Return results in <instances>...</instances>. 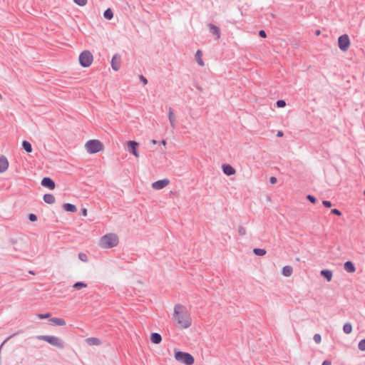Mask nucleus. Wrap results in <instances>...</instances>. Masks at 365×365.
<instances>
[{
	"instance_id": "6ab92c4d",
	"label": "nucleus",
	"mask_w": 365,
	"mask_h": 365,
	"mask_svg": "<svg viewBox=\"0 0 365 365\" xmlns=\"http://www.w3.org/2000/svg\"><path fill=\"white\" fill-rule=\"evenodd\" d=\"M321 275L324 277L328 282L332 279V272L329 269H322L320 272Z\"/></svg>"
},
{
	"instance_id": "a878e982",
	"label": "nucleus",
	"mask_w": 365,
	"mask_h": 365,
	"mask_svg": "<svg viewBox=\"0 0 365 365\" xmlns=\"http://www.w3.org/2000/svg\"><path fill=\"white\" fill-rule=\"evenodd\" d=\"M88 284L83 282H77L73 284V288L76 290H79L82 288L87 287Z\"/></svg>"
},
{
	"instance_id": "8fccbe9b",
	"label": "nucleus",
	"mask_w": 365,
	"mask_h": 365,
	"mask_svg": "<svg viewBox=\"0 0 365 365\" xmlns=\"http://www.w3.org/2000/svg\"><path fill=\"white\" fill-rule=\"evenodd\" d=\"M162 144L165 145L166 144V141H165V140H162Z\"/></svg>"
},
{
	"instance_id": "f8f14e48",
	"label": "nucleus",
	"mask_w": 365,
	"mask_h": 365,
	"mask_svg": "<svg viewBox=\"0 0 365 365\" xmlns=\"http://www.w3.org/2000/svg\"><path fill=\"white\" fill-rule=\"evenodd\" d=\"M9 168V161L7 158L4 156H0V173L5 172Z\"/></svg>"
},
{
	"instance_id": "603ef678",
	"label": "nucleus",
	"mask_w": 365,
	"mask_h": 365,
	"mask_svg": "<svg viewBox=\"0 0 365 365\" xmlns=\"http://www.w3.org/2000/svg\"><path fill=\"white\" fill-rule=\"evenodd\" d=\"M1 99H2V96H1V94L0 93V100H1Z\"/></svg>"
},
{
	"instance_id": "f257e3e1",
	"label": "nucleus",
	"mask_w": 365,
	"mask_h": 365,
	"mask_svg": "<svg viewBox=\"0 0 365 365\" xmlns=\"http://www.w3.org/2000/svg\"><path fill=\"white\" fill-rule=\"evenodd\" d=\"M173 318L176 322L177 326L182 329H187L191 326L192 319L186 308L180 304H177L174 307Z\"/></svg>"
},
{
	"instance_id": "e433bc0d",
	"label": "nucleus",
	"mask_w": 365,
	"mask_h": 365,
	"mask_svg": "<svg viewBox=\"0 0 365 365\" xmlns=\"http://www.w3.org/2000/svg\"><path fill=\"white\" fill-rule=\"evenodd\" d=\"M51 314L50 313H46V314H38L37 315L38 319H47L50 317Z\"/></svg>"
},
{
	"instance_id": "393cba45",
	"label": "nucleus",
	"mask_w": 365,
	"mask_h": 365,
	"mask_svg": "<svg viewBox=\"0 0 365 365\" xmlns=\"http://www.w3.org/2000/svg\"><path fill=\"white\" fill-rule=\"evenodd\" d=\"M202 51L200 50H197L195 53V60L197 61L200 66H204V62L202 59Z\"/></svg>"
},
{
	"instance_id": "6e6552de",
	"label": "nucleus",
	"mask_w": 365,
	"mask_h": 365,
	"mask_svg": "<svg viewBox=\"0 0 365 365\" xmlns=\"http://www.w3.org/2000/svg\"><path fill=\"white\" fill-rule=\"evenodd\" d=\"M170 183V180L167 178L159 180L152 184V187L155 190H161Z\"/></svg>"
},
{
	"instance_id": "a211bd4d",
	"label": "nucleus",
	"mask_w": 365,
	"mask_h": 365,
	"mask_svg": "<svg viewBox=\"0 0 365 365\" xmlns=\"http://www.w3.org/2000/svg\"><path fill=\"white\" fill-rule=\"evenodd\" d=\"M88 344L91 346H98L101 344V341L96 337H89L86 339Z\"/></svg>"
},
{
	"instance_id": "39448f33",
	"label": "nucleus",
	"mask_w": 365,
	"mask_h": 365,
	"mask_svg": "<svg viewBox=\"0 0 365 365\" xmlns=\"http://www.w3.org/2000/svg\"><path fill=\"white\" fill-rule=\"evenodd\" d=\"M86 150L88 153L94 154L103 150V145L98 140H90L86 145Z\"/></svg>"
},
{
	"instance_id": "37998d69",
	"label": "nucleus",
	"mask_w": 365,
	"mask_h": 365,
	"mask_svg": "<svg viewBox=\"0 0 365 365\" xmlns=\"http://www.w3.org/2000/svg\"><path fill=\"white\" fill-rule=\"evenodd\" d=\"M277 178H275V177H271V178H269V182H270L271 184H275V183L277 182Z\"/></svg>"
},
{
	"instance_id": "a18cd8bd",
	"label": "nucleus",
	"mask_w": 365,
	"mask_h": 365,
	"mask_svg": "<svg viewBox=\"0 0 365 365\" xmlns=\"http://www.w3.org/2000/svg\"><path fill=\"white\" fill-rule=\"evenodd\" d=\"M284 135V133L281 130L277 131V137H282Z\"/></svg>"
},
{
	"instance_id": "49530a36",
	"label": "nucleus",
	"mask_w": 365,
	"mask_h": 365,
	"mask_svg": "<svg viewBox=\"0 0 365 365\" xmlns=\"http://www.w3.org/2000/svg\"><path fill=\"white\" fill-rule=\"evenodd\" d=\"M81 214L83 215V216H86L87 215V210L83 208L81 210Z\"/></svg>"
},
{
	"instance_id": "f03ea898",
	"label": "nucleus",
	"mask_w": 365,
	"mask_h": 365,
	"mask_svg": "<svg viewBox=\"0 0 365 365\" xmlns=\"http://www.w3.org/2000/svg\"><path fill=\"white\" fill-rule=\"evenodd\" d=\"M119 242L118 237L115 233H108L101 238L100 246L102 248L109 249L118 245Z\"/></svg>"
},
{
	"instance_id": "2f4dec72",
	"label": "nucleus",
	"mask_w": 365,
	"mask_h": 365,
	"mask_svg": "<svg viewBox=\"0 0 365 365\" xmlns=\"http://www.w3.org/2000/svg\"><path fill=\"white\" fill-rule=\"evenodd\" d=\"M78 258L83 261V262H87L88 261V257H87V255L85 254V253H83V252H80L78 254Z\"/></svg>"
},
{
	"instance_id": "ea45409f",
	"label": "nucleus",
	"mask_w": 365,
	"mask_h": 365,
	"mask_svg": "<svg viewBox=\"0 0 365 365\" xmlns=\"http://www.w3.org/2000/svg\"><path fill=\"white\" fill-rule=\"evenodd\" d=\"M322 204L326 207H331V202L329 200H323Z\"/></svg>"
},
{
	"instance_id": "7c9ffc66",
	"label": "nucleus",
	"mask_w": 365,
	"mask_h": 365,
	"mask_svg": "<svg viewBox=\"0 0 365 365\" xmlns=\"http://www.w3.org/2000/svg\"><path fill=\"white\" fill-rule=\"evenodd\" d=\"M306 198L312 203L315 204L317 202V198L312 195H307Z\"/></svg>"
},
{
	"instance_id": "ddd939ff",
	"label": "nucleus",
	"mask_w": 365,
	"mask_h": 365,
	"mask_svg": "<svg viewBox=\"0 0 365 365\" xmlns=\"http://www.w3.org/2000/svg\"><path fill=\"white\" fill-rule=\"evenodd\" d=\"M223 173L227 176L232 175L235 173V169L230 165L225 164L222 165Z\"/></svg>"
},
{
	"instance_id": "0eeeda50",
	"label": "nucleus",
	"mask_w": 365,
	"mask_h": 365,
	"mask_svg": "<svg viewBox=\"0 0 365 365\" xmlns=\"http://www.w3.org/2000/svg\"><path fill=\"white\" fill-rule=\"evenodd\" d=\"M350 46V39L347 34H343L338 38V46L342 51H346Z\"/></svg>"
},
{
	"instance_id": "473e14b6",
	"label": "nucleus",
	"mask_w": 365,
	"mask_h": 365,
	"mask_svg": "<svg viewBox=\"0 0 365 365\" xmlns=\"http://www.w3.org/2000/svg\"><path fill=\"white\" fill-rule=\"evenodd\" d=\"M313 339L315 341V343L319 344L322 341L321 335L319 334H315L314 335Z\"/></svg>"
},
{
	"instance_id": "b1692460",
	"label": "nucleus",
	"mask_w": 365,
	"mask_h": 365,
	"mask_svg": "<svg viewBox=\"0 0 365 365\" xmlns=\"http://www.w3.org/2000/svg\"><path fill=\"white\" fill-rule=\"evenodd\" d=\"M22 148L27 153H31L32 152V146L31 144L27 141L24 140L22 142Z\"/></svg>"
},
{
	"instance_id": "72a5a7b5",
	"label": "nucleus",
	"mask_w": 365,
	"mask_h": 365,
	"mask_svg": "<svg viewBox=\"0 0 365 365\" xmlns=\"http://www.w3.org/2000/svg\"><path fill=\"white\" fill-rule=\"evenodd\" d=\"M78 6H83L87 4V0H73Z\"/></svg>"
},
{
	"instance_id": "9b49d317",
	"label": "nucleus",
	"mask_w": 365,
	"mask_h": 365,
	"mask_svg": "<svg viewBox=\"0 0 365 365\" xmlns=\"http://www.w3.org/2000/svg\"><path fill=\"white\" fill-rule=\"evenodd\" d=\"M139 144L134 140H129L128 142V151L134 155L135 157H138L139 154L137 151V148Z\"/></svg>"
},
{
	"instance_id": "423d86ee",
	"label": "nucleus",
	"mask_w": 365,
	"mask_h": 365,
	"mask_svg": "<svg viewBox=\"0 0 365 365\" xmlns=\"http://www.w3.org/2000/svg\"><path fill=\"white\" fill-rule=\"evenodd\" d=\"M93 57L91 51H83L79 56V63L81 66L86 68L91 65Z\"/></svg>"
},
{
	"instance_id": "cd10ccee",
	"label": "nucleus",
	"mask_w": 365,
	"mask_h": 365,
	"mask_svg": "<svg viewBox=\"0 0 365 365\" xmlns=\"http://www.w3.org/2000/svg\"><path fill=\"white\" fill-rule=\"evenodd\" d=\"M343 331L345 334H350L352 331V325L351 323H345L343 327Z\"/></svg>"
},
{
	"instance_id": "9d476101",
	"label": "nucleus",
	"mask_w": 365,
	"mask_h": 365,
	"mask_svg": "<svg viewBox=\"0 0 365 365\" xmlns=\"http://www.w3.org/2000/svg\"><path fill=\"white\" fill-rule=\"evenodd\" d=\"M41 185L50 190H53L56 187L55 182L49 177H45L41 180Z\"/></svg>"
},
{
	"instance_id": "f3484780",
	"label": "nucleus",
	"mask_w": 365,
	"mask_h": 365,
	"mask_svg": "<svg viewBox=\"0 0 365 365\" xmlns=\"http://www.w3.org/2000/svg\"><path fill=\"white\" fill-rule=\"evenodd\" d=\"M150 341L153 344H158L162 341V336L158 333H156V332L152 333L150 335Z\"/></svg>"
},
{
	"instance_id": "a19ab883",
	"label": "nucleus",
	"mask_w": 365,
	"mask_h": 365,
	"mask_svg": "<svg viewBox=\"0 0 365 365\" xmlns=\"http://www.w3.org/2000/svg\"><path fill=\"white\" fill-rule=\"evenodd\" d=\"M139 78H140V81L144 84V85H146L148 83V80L147 78L143 76V75H140L139 76Z\"/></svg>"
},
{
	"instance_id": "4c0bfd02",
	"label": "nucleus",
	"mask_w": 365,
	"mask_h": 365,
	"mask_svg": "<svg viewBox=\"0 0 365 365\" xmlns=\"http://www.w3.org/2000/svg\"><path fill=\"white\" fill-rule=\"evenodd\" d=\"M29 220L31 222H36L37 220V216L35 214L31 213L29 215Z\"/></svg>"
},
{
	"instance_id": "1a4fd4ad",
	"label": "nucleus",
	"mask_w": 365,
	"mask_h": 365,
	"mask_svg": "<svg viewBox=\"0 0 365 365\" xmlns=\"http://www.w3.org/2000/svg\"><path fill=\"white\" fill-rule=\"evenodd\" d=\"M120 59L121 57L118 53L114 54L111 59V67L115 71H118L120 68Z\"/></svg>"
},
{
	"instance_id": "09e8293b",
	"label": "nucleus",
	"mask_w": 365,
	"mask_h": 365,
	"mask_svg": "<svg viewBox=\"0 0 365 365\" xmlns=\"http://www.w3.org/2000/svg\"><path fill=\"white\" fill-rule=\"evenodd\" d=\"M319 34H320V31H319V30H317V31H316V34H317V35H319Z\"/></svg>"
},
{
	"instance_id": "dca6fc26",
	"label": "nucleus",
	"mask_w": 365,
	"mask_h": 365,
	"mask_svg": "<svg viewBox=\"0 0 365 365\" xmlns=\"http://www.w3.org/2000/svg\"><path fill=\"white\" fill-rule=\"evenodd\" d=\"M168 118L170 125L173 128H175L176 117L174 115L173 110L171 107L168 109Z\"/></svg>"
},
{
	"instance_id": "20e7f679",
	"label": "nucleus",
	"mask_w": 365,
	"mask_h": 365,
	"mask_svg": "<svg viewBox=\"0 0 365 365\" xmlns=\"http://www.w3.org/2000/svg\"><path fill=\"white\" fill-rule=\"evenodd\" d=\"M175 359L185 365H192L195 362L194 357L190 354L177 350H175Z\"/></svg>"
},
{
	"instance_id": "3c124183",
	"label": "nucleus",
	"mask_w": 365,
	"mask_h": 365,
	"mask_svg": "<svg viewBox=\"0 0 365 365\" xmlns=\"http://www.w3.org/2000/svg\"><path fill=\"white\" fill-rule=\"evenodd\" d=\"M152 143H153V144H156V143H157V141H156L155 140H152Z\"/></svg>"
},
{
	"instance_id": "2eb2a0df",
	"label": "nucleus",
	"mask_w": 365,
	"mask_h": 365,
	"mask_svg": "<svg viewBox=\"0 0 365 365\" xmlns=\"http://www.w3.org/2000/svg\"><path fill=\"white\" fill-rule=\"evenodd\" d=\"M344 269L348 272V273H354L356 271V267L354 263L351 261H346L344 264Z\"/></svg>"
},
{
	"instance_id": "de8ad7c7",
	"label": "nucleus",
	"mask_w": 365,
	"mask_h": 365,
	"mask_svg": "<svg viewBox=\"0 0 365 365\" xmlns=\"http://www.w3.org/2000/svg\"><path fill=\"white\" fill-rule=\"evenodd\" d=\"M196 88H197V89L199 91H200V92H201V91H202V88H201V86H196Z\"/></svg>"
},
{
	"instance_id": "c9c22d12",
	"label": "nucleus",
	"mask_w": 365,
	"mask_h": 365,
	"mask_svg": "<svg viewBox=\"0 0 365 365\" xmlns=\"http://www.w3.org/2000/svg\"><path fill=\"white\" fill-rule=\"evenodd\" d=\"M238 232L240 235L243 236L246 235V230L242 226H239Z\"/></svg>"
},
{
	"instance_id": "f704fd0d",
	"label": "nucleus",
	"mask_w": 365,
	"mask_h": 365,
	"mask_svg": "<svg viewBox=\"0 0 365 365\" xmlns=\"http://www.w3.org/2000/svg\"><path fill=\"white\" fill-rule=\"evenodd\" d=\"M276 105L278 108H283L286 106V102L284 100H278Z\"/></svg>"
},
{
	"instance_id": "5701e85b",
	"label": "nucleus",
	"mask_w": 365,
	"mask_h": 365,
	"mask_svg": "<svg viewBox=\"0 0 365 365\" xmlns=\"http://www.w3.org/2000/svg\"><path fill=\"white\" fill-rule=\"evenodd\" d=\"M43 200L48 204H53L55 202V197L52 194H45L43 195Z\"/></svg>"
},
{
	"instance_id": "4be33fe9",
	"label": "nucleus",
	"mask_w": 365,
	"mask_h": 365,
	"mask_svg": "<svg viewBox=\"0 0 365 365\" xmlns=\"http://www.w3.org/2000/svg\"><path fill=\"white\" fill-rule=\"evenodd\" d=\"M293 272V268L292 266L286 265L282 269V274L285 277H289Z\"/></svg>"
},
{
	"instance_id": "4468645a",
	"label": "nucleus",
	"mask_w": 365,
	"mask_h": 365,
	"mask_svg": "<svg viewBox=\"0 0 365 365\" xmlns=\"http://www.w3.org/2000/svg\"><path fill=\"white\" fill-rule=\"evenodd\" d=\"M208 26L210 27V31L216 36L217 39H219L221 34L220 28L212 24H209Z\"/></svg>"
},
{
	"instance_id": "c85d7f7f",
	"label": "nucleus",
	"mask_w": 365,
	"mask_h": 365,
	"mask_svg": "<svg viewBox=\"0 0 365 365\" xmlns=\"http://www.w3.org/2000/svg\"><path fill=\"white\" fill-rule=\"evenodd\" d=\"M253 252L255 255H256L257 256H264L267 253V252L264 249H261V248H255L253 250Z\"/></svg>"
},
{
	"instance_id": "c03bdc74",
	"label": "nucleus",
	"mask_w": 365,
	"mask_h": 365,
	"mask_svg": "<svg viewBox=\"0 0 365 365\" xmlns=\"http://www.w3.org/2000/svg\"><path fill=\"white\" fill-rule=\"evenodd\" d=\"M322 365H331V362L329 360H324Z\"/></svg>"
},
{
	"instance_id": "aec40b11",
	"label": "nucleus",
	"mask_w": 365,
	"mask_h": 365,
	"mask_svg": "<svg viewBox=\"0 0 365 365\" xmlns=\"http://www.w3.org/2000/svg\"><path fill=\"white\" fill-rule=\"evenodd\" d=\"M50 322L56 326H64L66 324L63 319L57 317L50 319Z\"/></svg>"
},
{
	"instance_id": "c756f323",
	"label": "nucleus",
	"mask_w": 365,
	"mask_h": 365,
	"mask_svg": "<svg viewBox=\"0 0 365 365\" xmlns=\"http://www.w3.org/2000/svg\"><path fill=\"white\" fill-rule=\"evenodd\" d=\"M359 349L361 351H365V339H361L358 344Z\"/></svg>"
},
{
	"instance_id": "7ed1b4c3",
	"label": "nucleus",
	"mask_w": 365,
	"mask_h": 365,
	"mask_svg": "<svg viewBox=\"0 0 365 365\" xmlns=\"http://www.w3.org/2000/svg\"><path fill=\"white\" fill-rule=\"evenodd\" d=\"M36 338L38 340H43L52 346L57 347L60 349H63L65 347L64 342L61 339L56 336H50V335H38L36 336Z\"/></svg>"
},
{
	"instance_id": "bb28decb",
	"label": "nucleus",
	"mask_w": 365,
	"mask_h": 365,
	"mask_svg": "<svg viewBox=\"0 0 365 365\" xmlns=\"http://www.w3.org/2000/svg\"><path fill=\"white\" fill-rule=\"evenodd\" d=\"M103 16L106 19L110 20L113 17V12L111 9L108 8L104 11Z\"/></svg>"
},
{
	"instance_id": "58836bf2",
	"label": "nucleus",
	"mask_w": 365,
	"mask_h": 365,
	"mask_svg": "<svg viewBox=\"0 0 365 365\" xmlns=\"http://www.w3.org/2000/svg\"><path fill=\"white\" fill-rule=\"evenodd\" d=\"M331 213L334 214V215H336L337 216H341L342 215L341 212L339 210L336 209V208L332 209L331 210Z\"/></svg>"
},
{
	"instance_id": "412c9836",
	"label": "nucleus",
	"mask_w": 365,
	"mask_h": 365,
	"mask_svg": "<svg viewBox=\"0 0 365 365\" xmlns=\"http://www.w3.org/2000/svg\"><path fill=\"white\" fill-rule=\"evenodd\" d=\"M63 208L64 210L70 212H75L77 210L76 207L71 203H64L63 205Z\"/></svg>"
},
{
	"instance_id": "79ce46f5",
	"label": "nucleus",
	"mask_w": 365,
	"mask_h": 365,
	"mask_svg": "<svg viewBox=\"0 0 365 365\" xmlns=\"http://www.w3.org/2000/svg\"><path fill=\"white\" fill-rule=\"evenodd\" d=\"M259 36L262 38H266L267 37V34L265 32V31L264 30H260L259 31Z\"/></svg>"
}]
</instances>
